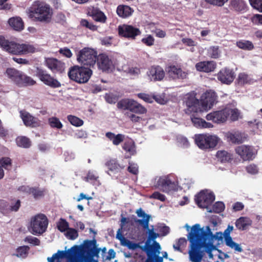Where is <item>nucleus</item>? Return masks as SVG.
<instances>
[{"instance_id":"37","label":"nucleus","mask_w":262,"mask_h":262,"mask_svg":"<svg viewBox=\"0 0 262 262\" xmlns=\"http://www.w3.org/2000/svg\"><path fill=\"white\" fill-rule=\"evenodd\" d=\"M105 136L114 145H118L124 139V136L120 134L116 135L112 132H107Z\"/></svg>"},{"instance_id":"54","label":"nucleus","mask_w":262,"mask_h":262,"mask_svg":"<svg viewBox=\"0 0 262 262\" xmlns=\"http://www.w3.org/2000/svg\"><path fill=\"white\" fill-rule=\"evenodd\" d=\"M138 98L142 99L147 103H151L154 102L153 95H149L146 93H141L137 94Z\"/></svg>"},{"instance_id":"11","label":"nucleus","mask_w":262,"mask_h":262,"mask_svg":"<svg viewBox=\"0 0 262 262\" xmlns=\"http://www.w3.org/2000/svg\"><path fill=\"white\" fill-rule=\"evenodd\" d=\"M117 107L120 109L128 110L140 114H145L147 112V110L144 106L133 99H122L118 102Z\"/></svg>"},{"instance_id":"28","label":"nucleus","mask_w":262,"mask_h":262,"mask_svg":"<svg viewBox=\"0 0 262 262\" xmlns=\"http://www.w3.org/2000/svg\"><path fill=\"white\" fill-rule=\"evenodd\" d=\"M198 246L191 245L190 249L188 252L189 258L191 262H201L203 254L202 251L199 250Z\"/></svg>"},{"instance_id":"41","label":"nucleus","mask_w":262,"mask_h":262,"mask_svg":"<svg viewBox=\"0 0 262 262\" xmlns=\"http://www.w3.org/2000/svg\"><path fill=\"white\" fill-rule=\"evenodd\" d=\"M20 49V55L33 53L37 50L33 45L28 43H21Z\"/></svg>"},{"instance_id":"27","label":"nucleus","mask_w":262,"mask_h":262,"mask_svg":"<svg viewBox=\"0 0 262 262\" xmlns=\"http://www.w3.org/2000/svg\"><path fill=\"white\" fill-rule=\"evenodd\" d=\"M195 67L198 71L208 73L214 71L216 64L212 61H204L196 63Z\"/></svg>"},{"instance_id":"1","label":"nucleus","mask_w":262,"mask_h":262,"mask_svg":"<svg viewBox=\"0 0 262 262\" xmlns=\"http://www.w3.org/2000/svg\"><path fill=\"white\" fill-rule=\"evenodd\" d=\"M99 251V249H96L93 252V255H91L85 246L74 245L68 250H58L52 257H48L47 261L61 262L65 258L67 262H98L97 259H94V256L98 257Z\"/></svg>"},{"instance_id":"31","label":"nucleus","mask_w":262,"mask_h":262,"mask_svg":"<svg viewBox=\"0 0 262 262\" xmlns=\"http://www.w3.org/2000/svg\"><path fill=\"white\" fill-rule=\"evenodd\" d=\"M118 69L119 71H123L126 75L133 78L138 77L141 74L140 68L136 67L124 65L121 68H118Z\"/></svg>"},{"instance_id":"29","label":"nucleus","mask_w":262,"mask_h":262,"mask_svg":"<svg viewBox=\"0 0 262 262\" xmlns=\"http://www.w3.org/2000/svg\"><path fill=\"white\" fill-rule=\"evenodd\" d=\"M22 73L23 72L11 68H8L5 72V75L17 85L21 81Z\"/></svg>"},{"instance_id":"3","label":"nucleus","mask_w":262,"mask_h":262,"mask_svg":"<svg viewBox=\"0 0 262 262\" xmlns=\"http://www.w3.org/2000/svg\"><path fill=\"white\" fill-rule=\"evenodd\" d=\"M53 13V10L48 4L36 2L29 9L28 16L35 21L48 23L52 19Z\"/></svg>"},{"instance_id":"14","label":"nucleus","mask_w":262,"mask_h":262,"mask_svg":"<svg viewBox=\"0 0 262 262\" xmlns=\"http://www.w3.org/2000/svg\"><path fill=\"white\" fill-rule=\"evenodd\" d=\"M138 248L145 251L148 258L152 259L154 262H163V257L159 256L161 249V246L157 242L154 241L152 245L147 248L140 246Z\"/></svg>"},{"instance_id":"56","label":"nucleus","mask_w":262,"mask_h":262,"mask_svg":"<svg viewBox=\"0 0 262 262\" xmlns=\"http://www.w3.org/2000/svg\"><path fill=\"white\" fill-rule=\"evenodd\" d=\"M142 218L143 219L142 220H136L135 222L142 225L144 229H148L150 216H145Z\"/></svg>"},{"instance_id":"15","label":"nucleus","mask_w":262,"mask_h":262,"mask_svg":"<svg viewBox=\"0 0 262 262\" xmlns=\"http://www.w3.org/2000/svg\"><path fill=\"white\" fill-rule=\"evenodd\" d=\"M98 68L104 72H112L115 69V63L107 55L99 54L97 58Z\"/></svg>"},{"instance_id":"61","label":"nucleus","mask_w":262,"mask_h":262,"mask_svg":"<svg viewBox=\"0 0 262 262\" xmlns=\"http://www.w3.org/2000/svg\"><path fill=\"white\" fill-rule=\"evenodd\" d=\"M59 53L67 58H71L73 55L71 51L66 47L60 49Z\"/></svg>"},{"instance_id":"19","label":"nucleus","mask_w":262,"mask_h":262,"mask_svg":"<svg viewBox=\"0 0 262 262\" xmlns=\"http://www.w3.org/2000/svg\"><path fill=\"white\" fill-rule=\"evenodd\" d=\"M146 76L150 81H161L165 77V72L160 66H152L148 70Z\"/></svg>"},{"instance_id":"38","label":"nucleus","mask_w":262,"mask_h":262,"mask_svg":"<svg viewBox=\"0 0 262 262\" xmlns=\"http://www.w3.org/2000/svg\"><path fill=\"white\" fill-rule=\"evenodd\" d=\"M133 10L130 7L125 5H120L117 7V13L121 17L126 18L130 16Z\"/></svg>"},{"instance_id":"55","label":"nucleus","mask_w":262,"mask_h":262,"mask_svg":"<svg viewBox=\"0 0 262 262\" xmlns=\"http://www.w3.org/2000/svg\"><path fill=\"white\" fill-rule=\"evenodd\" d=\"M209 55L213 58H219L221 55V51L219 50V47H211L209 49Z\"/></svg>"},{"instance_id":"34","label":"nucleus","mask_w":262,"mask_h":262,"mask_svg":"<svg viewBox=\"0 0 262 262\" xmlns=\"http://www.w3.org/2000/svg\"><path fill=\"white\" fill-rule=\"evenodd\" d=\"M218 161L221 163H227L232 159V154L225 150H218L215 155Z\"/></svg>"},{"instance_id":"33","label":"nucleus","mask_w":262,"mask_h":262,"mask_svg":"<svg viewBox=\"0 0 262 262\" xmlns=\"http://www.w3.org/2000/svg\"><path fill=\"white\" fill-rule=\"evenodd\" d=\"M236 82L238 85L243 86L245 84H252L254 82V80L250 75L242 72L238 74Z\"/></svg>"},{"instance_id":"53","label":"nucleus","mask_w":262,"mask_h":262,"mask_svg":"<svg viewBox=\"0 0 262 262\" xmlns=\"http://www.w3.org/2000/svg\"><path fill=\"white\" fill-rule=\"evenodd\" d=\"M28 247L27 246L20 247L17 248L16 256L20 258H25L28 255Z\"/></svg>"},{"instance_id":"24","label":"nucleus","mask_w":262,"mask_h":262,"mask_svg":"<svg viewBox=\"0 0 262 262\" xmlns=\"http://www.w3.org/2000/svg\"><path fill=\"white\" fill-rule=\"evenodd\" d=\"M37 76L45 84L51 88H57L61 86L60 83L48 73L41 71L37 73Z\"/></svg>"},{"instance_id":"47","label":"nucleus","mask_w":262,"mask_h":262,"mask_svg":"<svg viewBox=\"0 0 262 262\" xmlns=\"http://www.w3.org/2000/svg\"><path fill=\"white\" fill-rule=\"evenodd\" d=\"M21 82L18 84V86L23 85H34L36 82L31 77L27 76L22 73V77H21Z\"/></svg>"},{"instance_id":"52","label":"nucleus","mask_w":262,"mask_h":262,"mask_svg":"<svg viewBox=\"0 0 262 262\" xmlns=\"http://www.w3.org/2000/svg\"><path fill=\"white\" fill-rule=\"evenodd\" d=\"M186 244L187 241L186 238H180L176 243L173 245V247L176 250L182 251V249L186 246Z\"/></svg>"},{"instance_id":"7","label":"nucleus","mask_w":262,"mask_h":262,"mask_svg":"<svg viewBox=\"0 0 262 262\" xmlns=\"http://www.w3.org/2000/svg\"><path fill=\"white\" fill-rule=\"evenodd\" d=\"M48 225V220L47 216L40 213L31 217L28 230L33 235H40L46 231Z\"/></svg>"},{"instance_id":"39","label":"nucleus","mask_w":262,"mask_h":262,"mask_svg":"<svg viewBox=\"0 0 262 262\" xmlns=\"http://www.w3.org/2000/svg\"><path fill=\"white\" fill-rule=\"evenodd\" d=\"M230 7L235 11H242L245 9L246 4L243 0H231Z\"/></svg>"},{"instance_id":"32","label":"nucleus","mask_w":262,"mask_h":262,"mask_svg":"<svg viewBox=\"0 0 262 262\" xmlns=\"http://www.w3.org/2000/svg\"><path fill=\"white\" fill-rule=\"evenodd\" d=\"M167 72L169 76L173 78H185L187 73L183 72L181 69L175 66H170L167 68Z\"/></svg>"},{"instance_id":"5","label":"nucleus","mask_w":262,"mask_h":262,"mask_svg":"<svg viewBox=\"0 0 262 262\" xmlns=\"http://www.w3.org/2000/svg\"><path fill=\"white\" fill-rule=\"evenodd\" d=\"M153 186L166 193L177 191L179 188L178 181L171 176L156 177L153 181Z\"/></svg>"},{"instance_id":"50","label":"nucleus","mask_w":262,"mask_h":262,"mask_svg":"<svg viewBox=\"0 0 262 262\" xmlns=\"http://www.w3.org/2000/svg\"><path fill=\"white\" fill-rule=\"evenodd\" d=\"M67 118L68 121L74 126H80L83 124V121L76 116L69 115Z\"/></svg>"},{"instance_id":"17","label":"nucleus","mask_w":262,"mask_h":262,"mask_svg":"<svg viewBox=\"0 0 262 262\" xmlns=\"http://www.w3.org/2000/svg\"><path fill=\"white\" fill-rule=\"evenodd\" d=\"M227 113L226 108H224L210 112L206 116L205 118L215 123H224L227 120Z\"/></svg>"},{"instance_id":"49","label":"nucleus","mask_w":262,"mask_h":262,"mask_svg":"<svg viewBox=\"0 0 262 262\" xmlns=\"http://www.w3.org/2000/svg\"><path fill=\"white\" fill-rule=\"evenodd\" d=\"M66 237L69 239L74 240L78 236L77 231L73 228H69L64 233Z\"/></svg>"},{"instance_id":"25","label":"nucleus","mask_w":262,"mask_h":262,"mask_svg":"<svg viewBox=\"0 0 262 262\" xmlns=\"http://www.w3.org/2000/svg\"><path fill=\"white\" fill-rule=\"evenodd\" d=\"M217 79L222 83L230 84L234 80L235 75L232 70L224 68L217 74Z\"/></svg>"},{"instance_id":"18","label":"nucleus","mask_w":262,"mask_h":262,"mask_svg":"<svg viewBox=\"0 0 262 262\" xmlns=\"http://www.w3.org/2000/svg\"><path fill=\"white\" fill-rule=\"evenodd\" d=\"M118 30L120 35L131 39H135L137 36L141 34V31L139 28L132 25H120L118 27Z\"/></svg>"},{"instance_id":"20","label":"nucleus","mask_w":262,"mask_h":262,"mask_svg":"<svg viewBox=\"0 0 262 262\" xmlns=\"http://www.w3.org/2000/svg\"><path fill=\"white\" fill-rule=\"evenodd\" d=\"M225 137L228 142L234 144H240L247 139L248 135L242 132L233 130L226 133Z\"/></svg>"},{"instance_id":"63","label":"nucleus","mask_w":262,"mask_h":262,"mask_svg":"<svg viewBox=\"0 0 262 262\" xmlns=\"http://www.w3.org/2000/svg\"><path fill=\"white\" fill-rule=\"evenodd\" d=\"M177 140L179 145L182 147H186L189 145L187 139L184 137L180 136L178 138Z\"/></svg>"},{"instance_id":"51","label":"nucleus","mask_w":262,"mask_h":262,"mask_svg":"<svg viewBox=\"0 0 262 262\" xmlns=\"http://www.w3.org/2000/svg\"><path fill=\"white\" fill-rule=\"evenodd\" d=\"M153 98L154 100H155L158 103L160 104H164L168 101V98L164 93L158 95L153 94Z\"/></svg>"},{"instance_id":"12","label":"nucleus","mask_w":262,"mask_h":262,"mask_svg":"<svg viewBox=\"0 0 262 262\" xmlns=\"http://www.w3.org/2000/svg\"><path fill=\"white\" fill-rule=\"evenodd\" d=\"M214 200V194L208 190H202L195 196V201L200 208H207Z\"/></svg>"},{"instance_id":"59","label":"nucleus","mask_w":262,"mask_h":262,"mask_svg":"<svg viewBox=\"0 0 262 262\" xmlns=\"http://www.w3.org/2000/svg\"><path fill=\"white\" fill-rule=\"evenodd\" d=\"M80 24L82 26L89 28V29L92 31H95L97 29V27L96 26L89 22L86 19H82L80 21Z\"/></svg>"},{"instance_id":"43","label":"nucleus","mask_w":262,"mask_h":262,"mask_svg":"<svg viewBox=\"0 0 262 262\" xmlns=\"http://www.w3.org/2000/svg\"><path fill=\"white\" fill-rule=\"evenodd\" d=\"M17 146L23 148H28L31 146V142L30 139L25 136H19L16 139Z\"/></svg>"},{"instance_id":"57","label":"nucleus","mask_w":262,"mask_h":262,"mask_svg":"<svg viewBox=\"0 0 262 262\" xmlns=\"http://www.w3.org/2000/svg\"><path fill=\"white\" fill-rule=\"evenodd\" d=\"M250 5L254 8L262 12V0H249Z\"/></svg>"},{"instance_id":"42","label":"nucleus","mask_w":262,"mask_h":262,"mask_svg":"<svg viewBox=\"0 0 262 262\" xmlns=\"http://www.w3.org/2000/svg\"><path fill=\"white\" fill-rule=\"evenodd\" d=\"M236 45L239 49L250 51L254 49V45L251 41L240 40L236 42Z\"/></svg>"},{"instance_id":"9","label":"nucleus","mask_w":262,"mask_h":262,"mask_svg":"<svg viewBox=\"0 0 262 262\" xmlns=\"http://www.w3.org/2000/svg\"><path fill=\"white\" fill-rule=\"evenodd\" d=\"M97 52L91 48H84L77 54L78 62L83 66H94L97 58Z\"/></svg>"},{"instance_id":"64","label":"nucleus","mask_w":262,"mask_h":262,"mask_svg":"<svg viewBox=\"0 0 262 262\" xmlns=\"http://www.w3.org/2000/svg\"><path fill=\"white\" fill-rule=\"evenodd\" d=\"M252 22L255 25H262V15L255 14L251 18Z\"/></svg>"},{"instance_id":"16","label":"nucleus","mask_w":262,"mask_h":262,"mask_svg":"<svg viewBox=\"0 0 262 262\" xmlns=\"http://www.w3.org/2000/svg\"><path fill=\"white\" fill-rule=\"evenodd\" d=\"M0 47L10 54L20 55V44L14 41H10L3 36H0Z\"/></svg>"},{"instance_id":"35","label":"nucleus","mask_w":262,"mask_h":262,"mask_svg":"<svg viewBox=\"0 0 262 262\" xmlns=\"http://www.w3.org/2000/svg\"><path fill=\"white\" fill-rule=\"evenodd\" d=\"M10 26L16 31H21L24 29V22L19 17H13L8 20Z\"/></svg>"},{"instance_id":"23","label":"nucleus","mask_w":262,"mask_h":262,"mask_svg":"<svg viewBox=\"0 0 262 262\" xmlns=\"http://www.w3.org/2000/svg\"><path fill=\"white\" fill-rule=\"evenodd\" d=\"M19 113L20 117L26 126L35 127L40 126L41 122L37 118L33 117L25 111H21Z\"/></svg>"},{"instance_id":"26","label":"nucleus","mask_w":262,"mask_h":262,"mask_svg":"<svg viewBox=\"0 0 262 262\" xmlns=\"http://www.w3.org/2000/svg\"><path fill=\"white\" fill-rule=\"evenodd\" d=\"M47 67L54 73H62L65 69V64L53 58H47L45 61Z\"/></svg>"},{"instance_id":"60","label":"nucleus","mask_w":262,"mask_h":262,"mask_svg":"<svg viewBox=\"0 0 262 262\" xmlns=\"http://www.w3.org/2000/svg\"><path fill=\"white\" fill-rule=\"evenodd\" d=\"M142 42L148 46H151L154 45L155 42L154 38L150 35L143 38L141 40Z\"/></svg>"},{"instance_id":"62","label":"nucleus","mask_w":262,"mask_h":262,"mask_svg":"<svg viewBox=\"0 0 262 262\" xmlns=\"http://www.w3.org/2000/svg\"><path fill=\"white\" fill-rule=\"evenodd\" d=\"M159 234L160 236H165L167 235L169 232V228L167 226L164 225H160L158 227Z\"/></svg>"},{"instance_id":"6","label":"nucleus","mask_w":262,"mask_h":262,"mask_svg":"<svg viewBox=\"0 0 262 262\" xmlns=\"http://www.w3.org/2000/svg\"><path fill=\"white\" fill-rule=\"evenodd\" d=\"M195 143L202 150L213 149L220 141V138L216 135L208 133L195 135Z\"/></svg>"},{"instance_id":"8","label":"nucleus","mask_w":262,"mask_h":262,"mask_svg":"<svg viewBox=\"0 0 262 262\" xmlns=\"http://www.w3.org/2000/svg\"><path fill=\"white\" fill-rule=\"evenodd\" d=\"M92 75V71L91 69L78 66L71 68L68 72L69 78L78 83L87 82Z\"/></svg>"},{"instance_id":"46","label":"nucleus","mask_w":262,"mask_h":262,"mask_svg":"<svg viewBox=\"0 0 262 262\" xmlns=\"http://www.w3.org/2000/svg\"><path fill=\"white\" fill-rule=\"evenodd\" d=\"M123 148L126 152L132 155H134L136 152L135 143L132 140L126 142L123 146Z\"/></svg>"},{"instance_id":"10","label":"nucleus","mask_w":262,"mask_h":262,"mask_svg":"<svg viewBox=\"0 0 262 262\" xmlns=\"http://www.w3.org/2000/svg\"><path fill=\"white\" fill-rule=\"evenodd\" d=\"M207 235L206 243L204 244V248L206 252L208 254L209 258H213L212 251L216 249V247L214 245L215 241L217 242L222 241L224 237V233L222 232H217L213 234L209 226H206Z\"/></svg>"},{"instance_id":"58","label":"nucleus","mask_w":262,"mask_h":262,"mask_svg":"<svg viewBox=\"0 0 262 262\" xmlns=\"http://www.w3.org/2000/svg\"><path fill=\"white\" fill-rule=\"evenodd\" d=\"M225 205L224 203L222 202H217L214 204L212 210L213 212L220 213L223 211Z\"/></svg>"},{"instance_id":"45","label":"nucleus","mask_w":262,"mask_h":262,"mask_svg":"<svg viewBox=\"0 0 262 262\" xmlns=\"http://www.w3.org/2000/svg\"><path fill=\"white\" fill-rule=\"evenodd\" d=\"M226 111L227 113V119L228 118L232 121L237 120L239 116V113L238 110L236 108H231L229 107H226Z\"/></svg>"},{"instance_id":"30","label":"nucleus","mask_w":262,"mask_h":262,"mask_svg":"<svg viewBox=\"0 0 262 262\" xmlns=\"http://www.w3.org/2000/svg\"><path fill=\"white\" fill-rule=\"evenodd\" d=\"M191 121L193 125L198 128H211L213 127V125L210 123L206 122L202 118L196 117L194 114L191 115Z\"/></svg>"},{"instance_id":"36","label":"nucleus","mask_w":262,"mask_h":262,"mask_svg":"<svg viewBox=\"0 0 262 262\" xmlns=\"http://www.w3.org/2000/svg\"><path fill=\"white\" fill-rule=\"evenodd\" d=\"M252 224V221L247 217H241L235 222V226L237 229L241 230H246Z\"/></svg>"},{"instance_id":"44","label":"nucleus","mask_w":262,"mask_h":262,"mask_svg":"<svg viewBox=\"0 0 262 262\" xmlns=\"http://www.w3.org/2000/svg\"><path fill=\"white\" fill-rule=\"evenodd\" d=\"M48 123L52 128L61 129L63 125L60 120L56 117H52L48 119Z\"/></svg>"},{"instance_id":"13","label":"nucleus","mask_w":262,"mask_h":262,"mask_svg":"<svg viewBox=\"0 0 262 262\" xmlns=\"http://www.w3.org/2000/svg\"><path fill=\"white\" fill-rule=\"evenodd\" d=\"M128 223V220L124 217H122L121 220V228L117 231L116 238L118 239L121 245L127 247L130 250H135L140 247L138 243H136L126 239L122 234V230L125 228V224Z\"/></svg>"},{"instance_id":"22","label":"nucleus","mask_w":262,"mask_h":262,"mask_svg":"<svg viewBox=\"0 0 262 262\" xmlns=\"http://www.w3.org/2000/svg\"><path fill=\"white\" fill-rule=\"evenodd\" d=\"M233 230V227L228 225L227 229L224 231L223 233L225 244L227 246L233 249L235 251L241 252L243 251L242 247L239 244L234 242L230 236V233Z\"/></svg>"},{"instance_id":"21","label":"nucleus","mask_w":262,"mask_h":262,"mask_svg":"<svg viewBox=\"0 0 262 262\" xmlns=\"http://www.w3.org/2000/svg\"><path fill=\"white\" fill-rule=\"evenodd\" d=\"M235 151L245 161L252 160L256 154L255 149L252 146L245 145L237 147Z\"/></svg>"},{"instance_id":"4","label":"nucleus","mask_w":262,"mask_h":262,"mask_svg":"<svg viewBox=\"0 0 262 262\" xmlns=\"http://www.w3.org/2000/svg\"><path fill=\"white\" fill-rule=\"evenodd\" d=\"M184 228L188 232L187 237L191 245L204 248L207 239L206 226L201 228L199 224H196L190 227L186 224Z\"/></svg>"},{"instance_id":"40","label":"nucleus","mask_w":262,"mask_h":262,"mask_svg":"<svg viewBox=\"0 0 262 262\" xmlns=\"http://www.w3.org/2000/svg\"><path fill=\"white\" fill-rule=\"evenodd\" d=\"M106 166L107 167L108 169L115 173L119 171L122 169L124 168V166H122L117 163L115 160H110L107 161L106 164Z\"/></svg>"},{"instance_id":"2","label":"nucleus","mask_w":262,"mask_h":262,"mask_svg":"<svg viewBox=\"0 0 262 262\" xmlns=\"http://www.w3.org/2000/svg\"><path fill=\"white\" fill-rule=\"evenodd\" d=\"M217 96L212 91L204 93L201 97L200 102L196 97V93L191 92L186 94L184 101L187 106L186 113L189 114L207 112L210 110L215 103Z\"/></svg>"},{"instance_id":"48","label":"nucleus","mask_w":262,"mask_h":262,"mask_svg":"<svg viewBox=\"0 0 262 262\" xmlns=\"http://www.w3.org/2000/svg\"><path fill=\"white\" fill-rule=\"evenodd\" d=\"M58 229L61 232H65L69 228V225L68 222L63 219H60L57 223Z\"/></svg>"}]
</instances>
